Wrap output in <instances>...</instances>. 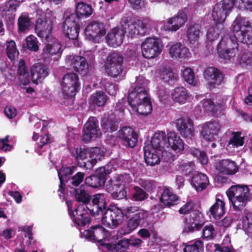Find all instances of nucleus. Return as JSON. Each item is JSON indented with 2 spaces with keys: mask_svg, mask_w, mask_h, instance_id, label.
I'll list each match as a JSON object with an SVG mask.
<instances>
[{
  "mask_svg": "<svg viewBox=\"0 0 252 252\" xmlns=\"http://www.w3.org/2000/svg\"><path fill=\"white\" fill-rule=\"evenodd\" d=\"M217 170L224 174L232 175L238 171L236 163L229 159H223L218 162L216 165Z\"/></svg>",
  "mask_w": 252,
  "mask_h": 252,
  "instance_id": "473e14b6",
  "label": "nucleus"
},
{
  "mask_svg": "<svg viewBox=\"0 0 252 252\" xmlns=\"http://www.w3.org/2000/svg\"><path fill=\"white\" fill-rule=\"evenodd\" d=\"M128 102L134 113L147 115L152 112L151 102L143 86L136 87L129 93Z\"/></svg>",
  "mask_w": 252,
  "mask_h": 252,
  "instance_id": "f03ea898",
  "label": "nucleus"
},
{
  "mask_svg": "<svg viewBox=\"0 0 252 252\" xmlns=\"http://www.w3.org/2000/svg\"><path fill=\"white\" fill-rule=\"evenodd\" d=\"M205 79L207 81V87L209 90L220 85L223 79V75L219 69L214 67L206 68L203 72Z\"/></svg>",
  "mask_w": 252,
  "mask_h": 252,
  "instance_id": "f3484780",
  "label": "nucleus"
},
{
  "mask_svg": "<svg viewBox=\"0 0 252 252\" xmlns=\"http://www.w3.org/2000/svg\"><path fill=\"white\" fill-rule=\"evenodd\" d=\"M176 127L180 134L185 138L191 139L194 135L193 122L188 117H182L177 119Z\"/></svg>",
  "mask_w": 252,
  "mask_h": 252,
  "instance_id": "412c9836",
  "label": "nucleus"
},
{
  "mask_svg": "<svg viewBox=\"0 0 252 252\" xmlns=\"http://www.w3.org/2000/svg\"><path fill=\"white\" fill-rule=\"evenodd\" d=\"M159 77L164 82L169 84H174L178 80L177 74L169 68L163 69L160 73Z\"/></svg>",
  "mask_w": 252,
  "mask_h": 252,
  "instance_id": "49530a36",
  "label": "nucleus"
},
{
  "mask_svg": "<svg viewBox=\"0 0 252 252\" xmlns=\"http://www.w3.org/2000/svg\"><path fill=\"white\" fill-rule=\"evenodd\" d=\"M17 73L20 76V79H25V82L28 80L27 78H29V73L26 67L25 63L24 60H20L19 62Z\"/></svg>",
  "mask_w": 252,
  "mask_h": 252,
  "instance_id": "338daca9",
  "label": "nucleus"
},
{
  "mask_svg": "<svg viewBox=\"0 0 252 252\" xmlns=\"http://www.w3.org/2000/svg\"><path fill=\"white\" fill-rule=\"evenodd\" d=\"M107 95L102 92H97L91 95L90 102L97 106H103L107 101Z\"/></svg>",
  "mask_w": 252,
  "mask_h": 252,
  "instance_id": "8fccbe9b",
  "label": "nucleus"
},
{
  "mask_svg": "<svg viewBox=\"0 0 252 252\" xmlns=\"http://www.w3.org/2000/svg\"><path fill=\"white\" fill-rule=\"evenodd\" d=\"M92 205H90V213L93 216L102 214L103 211L106 209L105 195L103 193L94 194L92 198Z\"/></svg>",
  "mask_w": 252,
  "mask_h": 252,
  "instance_id": "393cba45",
  "label": "nucleus"
},
{
  "mask_svg": "<svg viewBox=\"0 0 252 252\" xmlns=\"http://www.w3.org/2000/svg\"><path fill=\"white\" fill-rule=\"evenodd\" d=\"M86 235L97 242H102L109 236L108 232L100 225H95L92 228V231L88 230Z\"/></svg>",
  "mask_w": 252,
  "mask_h": 252,
  "instance_id": "c9c22d12",
  "label": "nucleus"
},
{
  "mask_svg": "<svg viewBox=\"0 0 252 252\" xmlns=\"http://www.w3.org/2000/svg\"><path fill=\"white\" fill-rule=\"evenodd\" d=\"M90 161L92 164V167L96 164L98 160H101L104 157V153L97 147L88 148Z\"/></svg>",
  "mask_w": 252,
  "mask_h": 252,
  "instance_id": "09e8293b",
  "label": "nucleus"
},
{
  "mask_svg": "<svg viewBox=\"0 0 252 252\" xmlns=\"http://www.w3.org/2000/svg\"><path fill=\"white\" fill-rule=\"evenodd\" d=\"M219 3L229 12L234 5L240 9H246L252 11V0H222Z\"/></svg>",
  "mask_w": 252,
  "mask_h": 252,
  "instance_id": "cd10ccee",
  "label": "nucleus"
},
{
  "mask_svg": "<svg viewBox=\"0 0 252 252\" xmlns=\"http://www.w3.org/2000/svg\"><path fill=\"white\" fill-rule=\"evenodd\" d=\"M123 220V213L117 207L108 209L101 219L102 223L104 226L112 229L121 224Z\"/></svg>",
  "mask_w": 252,
  "mask_h": 252,
  "instance_id": "f8f14e48",
  "label": "nucleus"
},
{
  "mask_svg": "<svg viewBox=\"0 0 252 252\" xmlns=\"http://www.w3.org/2000/svg\"><path fill=\"white\" fill-rule=\"evenodd\" d=\"M76 153V158L78 165L82 167L85 168L87 169L92 168V164L91 163L90 158L89 156L88 148H80L75 150Z\"/></svg>",
  "mask_w": 252,
  "mask_h": 252,
  "instance_id": "72a5a7b5",
  "label": "nucleus"
},
{
  "mask_svg": "<svg viewBox=\"0 0 252 252\" xmlns=\"http://www.w3.org/2000/svg\"><path fill=\"white\" fill-rule=\"evenodd\" d=\"M167 149L171 148L176 153L182 152L184 149V143L180 137L175 132L167 133Z\"/></svg>",
  "mask_w": 252,
  "mask_h": 252,
  "instance_id": "7c9ffc66",
  "label": "nucleus"
},
{
  "mask_svg": "<svg viewBox=\"0 0 252 252\" xmlns=\"http://www.w3.org/2000/svg\"><path fill=\"white\" fill-rule=\"evenodd\" d=\"M75 197L78 202H81L85 205L90 200V196L83 187L75 190Z\"/></svg>",
  "mask_w": 252,
  "mask_h": 252,
  "instance_id": "bf43d9fd",
  "label": "nucleus"
},
{
  "mask_svg": "<svg viewBox=\"0 0 252 252\" xmlns=\"http://www.w3.org/2000/svg\"><path fill=\"white\" fill-rule=\"evenodd\" d=\"M32 139L34 140H37L36 142L37 147L36 148L35 150L39 155H41L42 153L40 151V149L43 148V151H44L48 147V144L50 141V138L48 135L46 134L43 136L40 135L38 137V134L35 132H34Z\"/></svg>",
  "mask_w": 252,
  "mask_h": 252,
  "instance_id": "79ce46f5",
  "label": "nucleus"
},
{
  "mask_svg": "<svg viewBox=\"0 0 252 252\" xmlns=\"http://www.w3.org/2000/svg\"><path fill=\"white\" fill-rule=\"evenodd\" d=\"M153 21L148 18L137 20L132 22L129 18H125L121 22V27H123L128 35L131 37L136 35H145L148 29L152 26Z\"/></svg>",
  "mask_w": 252,
  "mask_h": 252,
  "instance_id": "20e7f679",
  "label": "nucleus"
},
{
  "mask_svg": "<svg viewBox=\"0 0 252 252\" xmlns=\"http://www.w3.org/2000/svg\"><path fill=\"white\" fill-rule=\"evenodd\" d=\"M55 20L56 17L50 13H47L39 17L35 26L37 35L43 39L52 36L51 33Z\"/></svg>",
  "mask_w": 252,
  "mask_h": 252,
  "instance_id": "423d86ee",
  "label": "nucleus"
},
{
  "mask_svg": "<svg viewBox=\"0 0 252 252\" xmlns=\"http://www.w3.org/2000/svg\"><path fill=\"white\" fill-rule=\"evenodd\" d=\"M107 248L113 252H124L128 247V243L127 240H123L118 243L107 244Z\"/></svg>",
  "mask_w": 252,
  "mask_h": 252,
  "instance_id": "6e6d98bb",
  "label": "nucleus"
},
{
  "mask_svg": "<svg viewBox=\"0 0 252 252\" xmlns=\"http://www.w3.org/2000/svg\"><path fill=\"white\" fill-rule=\"evenodd\" d=\"M83 131L82 138L85 142H89L93 139L99 136L101 132L96 118L90 117L84 126Z\"/></svg>",
  "mask_w": 252,
  "mask_h": 252,
  "instance_id": "6ab92c4d",
  "label": "nucleus"
},
{
  "mask_svg": "<svg viewBox=\"0 0 252 252\" xmlns=\"http://www.w3.org/2000/svg\"><path fill=\"white\" fill-rule=\"evenodd\" d=\"M106 32L104 25L98 21H92L86 27L84 33L86 38L94 43H99Z\"/></svg>",
  "mask_w": 252,
  "mask_h": 252,
  "instance_id": "1a4fd4ad",
  "label": "nucleus"
},
{
  "mask_svg": "<svg viewBox=\"0 0 252 252\" xmlns=\"http://www.w3.org/2000/svg\"><path fill=\"white\" fill-rule=\"evenodd\" d=\"M118 136L124 144L131 148L134 147L137 141V135L130 127L124 126L118 132Z\"/></svg>",
  "mask_w": 252,
  "mask_h": 252,
  "instance_id": "b1692460",
  "label": "nucleus"
},
{
  "mask_svg": "<svg viewBox=\"0 0 252 252\" xmlns=\"http://www.w3.org/2000/svg\"><path fill=\"white\" fill-rule=\"evenodd\" d=\"M18 31L20 33L24 32L29 29L30 20L26 15H21L18 21Z\"/></svg>",
  "mask_w": 252,
  "mask_h": 252,
  "instance_id": "69168bd1",
  "label": "nucleus"
},
{
  "mask_svg": "<svg viewBox=\"0 0 252 252\" xmlns=\"http://www.w3.org/2000/svg\"><path fill=\"white\" fill-rule=\"evenodd\" d=\"M204 223L203 215L198 212H194L185 219L184 231L193 232L199 230Z\"/></svg>",
  "mask_w": 252,
  "mask_h": 252,
  "instance_id": "aec40b11",
  "label": "nucleus"
},
{
  "mask_svg": "<svg viewBox=\"0 0 252 252\" xmlns=\"http://www.w3.org/2000/svg\"><path fill=\"white\" fill-rule=\"evenodd\" d=\"M230 243V240L229 238L226 237L224 239L223 244L221 246L219 244L210 243L207 245V248L209 249L210 247H213L214 250H218V252H235Z\"/></svg>",
  "mask_w": 252,
  "mask_h": 252,
  "instance_id": "de8ad7c7",
  "label": "nucleus"
},
{
  "mask_svg": "<svg viewBox=\"0 0 252 252\" xmlns=\"http://www.w3.org/2000/svg\"><path fill=\"white\" fill-rule=\"evenodd\" d=\"M76 12L78 14L86 17L91 15L93 13L92 6L84 2H79L76 7Z\"/></svg>",
  "mask_w": 252,
  "mask_h": 252,
  "instance_id": "680f3d73",
  "label": "nucleus"
},
{
  "mask_svg": "<svg viewBox=\"0 0 252 252\" xmlns=\"http://www.w3.org/2000/svg\"><path fill=\"white\" fill-rule=\"evenodd\" d=\"M111 187L108 189V191L110 192L112 196L117 199H122L126 196V192L125 188L115 184L114 182L111 183Z\"/></svg>",
  "mask_w": 252,
  "mask_h": 252,
  "instance_id": "37998d69",
  "label": "nucleus"
},
{
  "mask_svg": "<svg viewBox=\"0 0 252 252\" xmlns=\"http://www.w3.org/2000/svg\"><path fill=\"white\" fill-rule=\"evenodd\" d=\"M145 213L139 211L134 214L127 221L126 224L124 226L123 234H127L135 230L144 219Z\"/></svg>",
  "mask_w": 252,
  "mask_h": 252,
  "instance_id": "c756f323",
  "label": "nucleus"
},
{
  "mask_svg": "<svg viewBox=\"0 0 252 252\" xmlns=\"http://www.w3.org/2000/svg\"><path fill=\"white\" fill-rule=\"evenodd\" d=\"M229 13V12L225 9L221 4L218 3L213 8L212 15L213 20L217 23L216 24H222Z\"/></svg>",
  "mask_w": 252,
  "mask_h": 252,
  "instance_id": "4c0bfd02",
  "label": "nucleus"
},
{
  "mask_svg": "<svg viewBox=\"0 0 252 252\" xmlns=\"http://www.w3.org/2000/svg\"><path fill=\"white\" fill-rule=\"evenodd\" d=\"M190 153L200 162L202 164H206L208 162V158L206 153L195 148H190Z\"/></svg>",
  "mask_w": 252,
  "mask_h": 252,
  "instance_id": "0e129e2a",
  "label": "nucleus"
},
{
  "mask_svg": "<svg viewBox=\"0 0 252 252\" xmlns=\"http://www.w3.org/2000/svg\"><path fill=\"white\" fill-rule=\"evenodd\" d=\"M61 87L62 94L65 98L74 96L80 87L78 76L74 73L66 74L63 78Z\"/></svg>",
  "mask_w": 252,
  "mask_h": 252,
  "instance_id": "6e6552de",
  "label": "nucleus"
},
{
  "mask_svg": "<svg viewBox=\"0 0 252 252\" xmlns=\"http://www.w3.org/2000/svg\"><path fill=\"white\" fill-rule=\"evenodd\" d=\"M65 62L66 68L73 69L82 76L86 75L88 72V64L84 57L69 55L66 57Z\"/></svg>",
  "mask_w": 252,
  "mask_h": 252,
  "instance_id": "2eb2a0df",
  "label": "nucleus"
},
{
  "mask_svg": "<svg viewBox=\"0 0 252 252\" xmlns=\"http://www.w3.org/2000/svg\"><path fill=\"white\" fill-rule=\"evenodd\" d=\"M178 197L169 189L165 188L160 197V201L165 206L174 205L177 201Z\"/></svg>",
  "mask_w": 252,
  "mask_h": 252,
  "instance_id": "a19ab883",
  "label": "nucleus"
},
{
  "mask_svg": "<svg viewBox=\"0 0 252 252\" xmlns=\"http://www.w3.org/2000/svg\"><path fill=\"white\" fill-rule=\"evenodd\" d=\"M225 202L223 197L219 194L216 195L215 202L210 208L209 217L211 215L216 220H219L225 213Z\"/></svg>",
  "mask_w": 252,
  "mask_h": 252,
  "instance_id": "a878e982",
  "label": "nucleus"
},
{
  "mask_svg": "<svg viewBox=\"0 0 252 252\" xmlns=\"http://www.w3.org/2000/svg\"><path fill=\"white\" fill-rule=\"evenodd\" d=\"M125 32L123 27H115L106 36V42L110 47H117L123 42Z\"/></svg>",
  "mask_w": 252,
  "mask_h": 252,
  "instance_id": "5701e85b",
  "label": "nucleus"
},
{
  "mask_svg": "<svg viewBox=\"0 0 252 252\" xmlns=\"http://www.w3.org/2000/svg\"><path fill=\"white\" fill-rule=\"evenodd\" d=\"M221 130L222 126L218 121H209L203 125L201 134L204 139L212 141L221 133Z\"/></svg>",
  "mask_w": 252,
  "mask_h": 252,
  "instance_id": "a211bd4d",
  "label": "nucleus"
},
{
  "mask_svg": "<svg viewBox=\"0 0 252 252\" xmlns=\"http://www.w3.org/2000/svg\"><path fill=\"white\" fill-rule=\"evenodd\" d=\"M108 168L109 166H107L97 169L94 175L86 178L85 183L86 185L94 188L103 186L106 181L105 176L111 172V170Z\"/></svg>",
  "mask_w": 252,
  "mask_h": 252,
  "instance_id": "dca6fc26",
  "label": "nucleus"
},
{
  "mask_svg": "<svg viewBox=\"0 0 252 252\" xmlns=\"http://www.w3.org/2000/svg\"><path fill=\"white\" fill-rule=\"evenodd\" d=\"M240 132H233L232 137L230 139L227 145V148H237L242 146L244 143V138L241 136Z\"/></svg>",
  "mask_w": 252,
  "mask_h": 252,
  "instance_id": "603ef678",
  "label": "nucleus"
},
{
  "mask_svg": "<svg viewBox=\"0 0 252 252\" xmlns=\"http://www.w3.org/2000/svg\"><path fill=\"white\" fill-rule=\"evenodd\" d=\"M171 96L174 102L180 104L186 103L189 98L188 91L184 87H177L172 90Z\"/></svg>",
  "mask_w": 252,
  "mask_h": 252,
  "instance_id": "f704fd0d",
  "label": "nucleus"
},
{
  "mask_svg": "<svg viewBox=\"0 0 252 252\" xmlns=\"http://www.w3.org/2000/svg\"><path fill=\"white\" fill-rule=\"evenodd\" d=\"M226 194L236 211L242 210L250 200V190L247 185L232 186L227 190Z\"/></svg>",
  "mask_w": 252,
  "mask_h": 252,
  "instance_id": "7ed1b4c3",
  "label": "nucleus"
},
{
  "mask_svg": "<svg viewBox=\"0 0 252 252\" xmlns=\"http://www.w3.org/2000/svg\"><path fill=\"white\" fill-rule=\"evenodd\" d=\"M48 68L41 64L33 65L31 68V75L32 82L37 84L41 82L48 75Z\"/></svg>",
  "mask_w": 252,
  "mask_h": 252,
  "instance_id": "bb28decb",
  "label": "nucleus"
},
{
  "mask_svg": "<svg viewBox=\"0 0 252 252\" xmlns=\"http://www.w3.org/2000/svg\"><path fill=\"white\" fill-rule=\"evenodd\" d=\"M69 215L72 220L79 226H83L90 222L89 213H90V207H86L84 204L79 205L76 210L71 212L72 203L66 201Z\"/></svg>",
  "mask_w": 252,
  "mask_h": 252,
  "instance_id": "9b49d317",
  "label": "nucleus"
},
{
  "mask_svg": "<svg viewBox=\"0 0 252 252\" xmlns=\"http://www.w3.org/2000/svg\"><path fill=\"white\" fill-rule=\"evenodd\" d=\"M203 106L205 110L212 112L214 117H219L224 114V106L222 103L207 99L203 100Z\"/></svg>",
  "mask_w": 252,
  "mask_h": 252,
  "instance_id": "2f4dec72",
  "label": "nucleus"
},
{
  "mask_svg": "<svg viewBox=\"0 0 252 252\" xmlns=\"http://www.w3.org/2000/svg\"><path fill=\"white\" fill-rule=\"evenodd\" d=\"M44 39L45 40L46 46L43 50V57L46 59L49 58L50 56H60L62 50L59 41L52 36Z\"/></svg>",
  "mask_w": 252,
  "mask_h": 252,
  "instance_id": "4be33fe9",
  "label": "nucleus"
},
{
  "mask_svg": "<svg viewBox=\"0 0 252 252\" xmlns=\"http://www.w3.org/2000/svg\"><path fill=\"white\" fill-rule=\"evenodd\" d=\"M101 126L105 132H112L116 131L118 127V124L116 121L109 120L107 118H103L101 120Z\"/></svg>",
  "mask_w": 252,
  "mask_h": 252,
  "instance_id": "13d9d810",
  "label": "nucleus"
},
{
  "mask_svg": "<svg viewBox=\"0 0 252 252\" xmlns=\"http://www.w3.org/2000/svg\"><path fill=\"white\" fill-rule=\"evenodd\" d=\"M163 47L162 41L159 38L147 37L141 44L142 56L147 59L156 58L161 53Z\"/></svg>",
  "mask_w": 252,
  "mask_h": 252,
  "instance_id": "39448f33",
  "label": "nucleus"
},
{
  "mask_svg": "<svg viewBox=\"0 0 252 252\" xmlns=\"http://www.w3.org/2000/svg\"><path fill=\"white\" fill-rule=\"evenodd\" d=\"M215 236V229L213 225H205L202 230V237L204 239L210 240Z\"/></svg>",
  "mask_w": 252,
  "mask_h": 252,
  "instance_id": "774afa93",
  "label": "nucleus"
},
{
  "mask_svg": "<svg viewBox=\"0 0 252 252\" xmlns=\"http://www.w3.org/2000/svg\"><path fill=\"white\" fill-rule=\"evenodd\" d=\"M166 48L170 57L173 59L184 60L191 57L189 49L180 42H170Z\"/></svg>",
  "mask_w": 252,
  "mask_h": 252,
  "instance_id": "4468645a",
  "label": "nucleus"
},
{
  "mask_svg": "<svg viewBox=\"0 0 252 252\" xmlns=\"http://www.w3.org/2000/svg\"><path fill=\"white\" fill-rule=\"evenodd\" d=\"M208 177L204 174L196 172L192 178L191 184L197 191L206 188L209 185Z\"/></svg>",
  "mask_w": 252,
  "mask_h": 252,
  "instance_id": "e433bc0d",
  "label": "nucleus"
},
{
  "mask_svg": "<svg viewBox=\"0 0 252 252\" xmlns=\"http://www.w3.org/2000/svg\"><path fill=\"white\" fill-rule=\"evenodd\" d=\"M75 169V167L74 166L63 167L60 170L58 171V174L60 181L59 191L62 190V188L64 185V182H65L68 179V176L72 174Z\"/></svg>",
  "mask_w": 252,
  "mask_h": 252,
  "instance_id": "c03bdc74",
  "label": "nucleus"
},
{
  "mask_svg": "<svg viewBox=\"0 0 252 252\" xmlns=\"http://www.w3.org/2000/svg\"><path fill=\"white\" fill-rule=\"evenodd\" d=\"M123 57L119 53L113 52L109 53L105 61L104 66L123 65Z\"/></svg>",
  "mask_w": 252,
  "mask_h": 252,
  "instance_id": "a18cd8bd",
  "label": "nucleus"
},
{
  "mask_svg": "<svg viewBox=\"0 0 252 252\" xmlns=\"http://www.w3.org/2000/svg\"><path fill=\"white\" fill-rule=\"evenodd\" d=\"M154 149L160 151L161 156L164 160L168 161L172 157L171 154L166 150L167 145V134L163 131H158L152 137L151 145Z\"/></svg>",
  "mask_w": 252,
  "mask_h": 252,
  "instance_id": "9d476101",
  "label": "nucleus"
},
{
  "mask_svg": "<svg viewBox=\"0 0 252 252\" xmlns=\"http://www.w3.org/2000/svg\"><path fill=\"white\" fill-rule=\"evenodd\" d=\"M6 53L8 58L13 61L18 57L19 52L16 48V44L14 41L10 40L6 43Z\"/></svg>",
  "mask_w": 252,
  "mask_h": 252,
  "instance_id": "052dcab7",
  "label": "nucleus"
},
{
  "mask_svg": "<svg viewBox=\"0 0 252 252\" xmlns=\"http://www.w3.org/2000/svg\"><path fill=\"white\" fill-rule=\"evenodd\" d=\"M182 76L189 84L195 86L197 83L193 70L190 67H186L182 70Z\"/></svg>",
  "mask_w": 252,
  "mask_h": 252,
  "instance_id": "3c124183",
  "label": "nucleus"
},
{
  "mask_svg": "<svg viewBox=\"0 0 252 252\" xmlns=\"http://www.w3.org/2000/svg\"><path fill=\"white\" fill-rule=\"evenodd\" d=\"M187 20V10L182 9L174 16L163 21L162 28L165 31L176 32L185 25Z\"/></svg>",
  "mask_w": 252,
  "mask_h": 252,
  "instance_id": "ddd939ff",
  "label": "nucleus"
},
{
  "mask_svg": "<svg viewBox=\"0 0 252 252\" xmlns=\"http://www.w3.org/2000/svg\"><path fill=\"white\" fill-rule=\"evenodd\" d=\"M239 225L248 234L252 233V214L247 213L244 216Z\"/></svg>",
  "mask_w": 252,
  "mask_h": 252,
  "instance_id": "5fc2aeb1",
  "label": "nucleus"
},
{
  "mask_svg": "<svg viewBox=\"0 0 252 252\" xmlns=\"http://www.w3.org/2000/svg\"><path fill=\"white\" fill-rule=\"evenodd\" d=\"M115 179V180L112 181V183L114 182L115 184L125 188L132 181V178L130 175L126 173L117 175Z\"/></svg>",
  "mask_w": 252,
  "mask_h": 252,
  "instance_id": "e2e57ef3",
  "label": "nucleus"
},
{
  "mask_svg": "<svg viewBox=\"0 0 252 252\" xmlns=\"http://www.w3.org/2000/svg\"><path fill=\"white\" fill-rule=\"evenodd\" d=\"M232 27L234 35L223 37L217 47L219 56L226 60L235 56L238 52L237 41L252 44V24L247 18L237 16Z\"/></svg>",
  "mask_w": 252,
  "mask_h": 252,
  "instance_id": "f257e3e1",
  "label": "nucleus"
},
{
  "mask_svg": "<svg viewBox=\"0 0 252 252\" xmlns=\"http://www.w3.org/2000/svg\"><path fill=\"white\" fill-rule=\"evenodd\" d=\"M201 34L200 27L197 25L189 26L187 31V36L190 44H195L197 42Z\"/></svg>",
  "mask_w": 252,
  "mask_h": 252,
  "instance_id": "ea45409f",
  "label": "nucleus"
},
{
  "mask_svg": "<svg viewBox=\"0 0 252 252\" xmlns=\"http://www.w3.org/2000/svg\"><path fill=\"white\" fill-rule=\"evenodd\" d=\"M144 158L146 163L150 166H154L159 163L160 151L154 149L149 145L144 147Z\"/></svg>",
  "mask_w": 252,
  "mask_h": 252,
  "instance_id": "c85d7f7f",
  "label": "nucleus"
},
{
  "mask_svg": "<svg viewBox=\"0 0 252 252\" xmlns=\"http://www.w3.org/2000/svg\"><path fill=\"white\" fill-rule=\"evenodd\" d=\"M104 69L108 75L118 80L123 79L125 76L123 65L104 66Z\"/></svg>",
  "mask_w": 252,
  "mask_h": 252,
  "instance_id": "58836bf2",
  "label": "nucleus"
},
{
  "mask_svg": "<svg viewBox=\"0 0 252 252\" xmlns=\"http://www.w3.org/2000/svg\"><path fill=\"white\" fill-rule=\"evenodd\" d=\"M203 250V242L200 240H196L187 244L184 249V252H201Z\"/></svg>",
  "mask_w": 252,
  "mask_h": 252,
  "instance_id": "4d7b16f0",
  "label": "nucleus"
},
{
  "mask_svg": "<svg viewBox=\"0 0 252 252\" xmlns=\"http://www.w3.org/2000/svg\"><path fill=\"white\" fill-rule=\"evenodd\" d=\"M223 29V24H215L208 29L207 38L210 41H214L218 38L221 31Z\"/></svg>",
  "mask_w": 252,
  "mask_h": 252,
  "instance_id": "864d4df0",
  "label": "nucleus"
},
{
  "mask_svg": "<svg viewBox=\"0 0 252 252\" xmlns=\"http://www.w3.org/2000/svg\"><path fill=\"white\" fill-rule=\"evenodd\" d=\"M65 20L63 30L65 36L72 40L77 39L80 30L79 18L76 14L68 15L67 11L64 14Z\"/></svg>",
  "mask_w": 252,
  "mask_h": 252,
  "instance_id": "0eeeda50",
  "label": "nucleus"
}]
</instances>
